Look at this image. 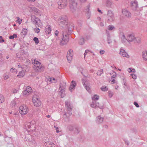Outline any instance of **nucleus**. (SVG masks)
<instances>
[{
  "label": "nucleus",
  "instance_id": "1",
  "mask_svg": "<svg viewBox=\"0 0 147 147\" xmlns=\"http://www.w3.org/2000/svg\"><path fill=\"white\" fill-rule=\"evenodd\" d=\"M71 27H69L67 31L63 30L62 31V35L63 37L60 42L61 45H65L68 42L69 40L68 35L71 33L74 28V25L73 24H71Z\"/></svg>",
  "mask_w": 147,
  "mask_h": 147
},
{
  "label": "nucleus",
  "instance_id": "2",
  "mask_svg": "<svg viewBox=\"0 0 147 147\" xmlns=\"http://www.w3.org/2000/svg\"><path fill=\"white\" fill-rule=\"evenodd\" d=\"M58 23L60 26L61 27L63 28H64L63 30H65L67 31L68 30L69 27H71V25L73 24H71L69 26L68 24L67 18L66 16H64L60 17L58 20Z\"/></svg>",
  "mask_w": 147,
  "mask_h": 147
},
{
  "label": "nucleus",
  "instance_id": "3",
  "mask_svg": "<svg viewBox=\"0 0 147 147\" xmlns=\"http://www.w3.org/2000/svg\"><path fill=\"white\" fill-rule=\"evenodd\" d=\"M65 105L67 111V113L69 115L72 114L71 111L73 108L72 104L69 101H66L65 102Z\"/></svg>",
  "mask_w": 147,
  "mask_h": 147
},
{
  "label": "nucleus",
  "instance_id": "4",
  "mask_svg": "<svg viewBox=\"0 0 147 147\" xmlns=\"http://www.w3.org/2000/svg\"><path fill=\"white\" fill-rule=\"evenodd\" d=\"M32 101L34 105L36 107H39L41 105V103L40 99L36 95L33 97Z\"/></svg>",
  "mask_w": 147,
  "mask_h": 147
},
{
  "label": "nucleus",
  "instance_id": "5",
  "mask_svg": "<svg viewBox=\"0 0 147 147\" xmlns=\"http://www.w3.org/2000/svg\"><path fill=\"white\" fill-rule=\"evenodd\" d=\"M59 8L62 9L65 8L67 5V0H60L58 2Z\"/></svg>",
  "mask_w": 147,
  "mask_h": 147
},
{
  "label": "nucleus",
  "instance_id": "6",
  "mask_svg": "<svg viewBox=\"0 0 147 147\" xmlns=\"http://www.w3.org/2000/svg\"><path fill=\"white\" fill-rule=\"evenodd\" d=\"M19 112L22 115L26 114L28 112L27 107L25 105H22L20 106L19 108Z\"/></svg>",
  "mask_w": 147,
  "mask_h": 147
},
{
  "label": "nucleus",
  "instance_id": "7",
  "mask_svg": "<svg viewBox=\"0 0 147 147\" xmlns=\"http://www.w3.org/2000/svg\"><path fill=\"white\" fill-rule=\"evenodd\" d=\"M70 8L71 11H74L77 7V3L74 0H69Z\"/></svg>",
  "mask_w": 147,
  "mask_h": 147
},
{
  "label": "nucleus",
  "instance_id": "8",
  "mask_svg": "<svg viewBox=\"0 0 147 147\" xmlns=\"http://www.w3.org/2000/svg\"><path fill=\"white\" fill-rule=\"evenodd\" d=\"M114 14L110 10H108L107 11V17L108 21L109 22L113 21L114 19Z\"/></svg>",
  "mask_w": 147,
  "mask_h": 147
},
{
  "label": "nucleus",
  "instance_id": "9",
  "mask_svg": "<svg viewBox=\"0 0 147 147\" xmlns=\"http://www.w3.org/2000/svg\"><path fill=\"white\" fill-rule=\"evenodd\" d=\"M34 68L35 69L36 71L38 72H41L44 70V67L41 64L39 65H34Z\"/></svg>",
  "mask_w": 147,
  "mask_h": 147
},
{
  "label": "nucleus",
  "instance_id": "10",
  "mask_svg": "<svg viewBox=\"0 0 147 147\" xmlns=\"http://www.w3.org/2000/svg\"><path fill=\"white\" fill-rule=\"evenodd\" d=\"M32 92V89L31 87L29 86H27L26 89L22 92V93L24 96H27L29 95Z\"/></svg>",
  "mask_w": 147,
  "mask_h": 147
},
{
  "label": "nucleus",
  "instance_id": "11",
  "mask_svg": "<svg viewBox=\"0 0 147 147\" xmlns=\"http://www.w3.org/2000/svg\"><path fill=\"white\" fill-rule=\"evenodd\" d=\"M31 21L32 23L36 25H38V24L40 22V20L39 19L37 18L35 16L32 15L31 16Z\"/></svg>",
  "mask_w": 147,
  "mask_h": 147
},
{
  "label": "nucleus",
  "instance_id": "12",
  "mask_svg": "<svg viewBox=\"0 0 147 147\" xmlns=\"http://www.w3.org/2000/svg\"><path fill=\"white\" fill-rule=\"evenodd\" d=\"M61 84L60 85L59 89L60 90L59 92V94L61 96V98H63L65 95V90H64L65 87L63 86H61Z\"/></svg>",
  "mask_w": 147,
  "mask_h": 147
},
{
  "label": "nucleus",
  "instance_id": "13",
  "mask_svg": "<svg viewBox=\"0 0 147 147\" xmlns=\"http://www.w3.org/2000/svg\"><path fill=\"white\" fill-rule=\"evenodd\" d=\"M82 83L86 89L89 92L90 90L89 84L86 82L85 80H82Z\"/></svg>",
  "mask_w": 147,
  "mask_h": 147
},
{
  "label": "nucleus",
  "instance_id": "14",
  "mask_svg": "<svg viewBox=\"0 0 147 147\" xmlns=\"http://www.w3.org/2000/svg\"><path fill=\"white\" fill-rule=\"evenodd\" d=\"M122 12L123 15L127 17H129L131 16L130 12L125 9H123Z\"/></svg>",
  "mask_w": 147,
  "mask_h": 147
},
{
  "label": "nucleus",
  "instance_id": "15",
  "mask_svg": "<svg viewBox=\"0 0 147 147\" xmlns=\"http://www.w3.org/2000/svg\"><path fill=\"white\" fill-rule=\"evenodd\" d=\"M134 38V36L133 34H128L127 36V41L128 42H133Z\"/></svg>",
  "mask_w": 147,
  "mask_h": 147
},
{
  "label": "nucleus",
  "instance_id": "16",
  "mask_svg": "<svg viewBox=\"0 0 147 147\" xmlns=\"http://www.w3.org/2000/svg\"><path fill=\"white\" fill-rule=\"evenodd\" d=\"M120 54L123 57H126L127 58L129 57V56L127 53L123 49H120Z\"/></svg>",
  "mask_w": 147,
  "mask_h": 147
},
{
  "label": "nucleus",
  "instance_id": "17",
  "mask_svg": "<svg viewBox=\"0 0 147 147\" xmlns=\"http://www.w3.org/2000/svg\"><path fill=\"white\" fill-rule=\"evenodd\" d=\"M76 85V82L74 81H72L71 82V84L70 85L69 87V90L72 92V90L75 88V87Z\"/></svg>",
  "mask_w": 147,
  "mask_h": 147
},
{
  "label": "nucleus",
  "instance_id": "18",
  "mask_svg": "<svg viewBox=\"0 0 147 147\" xmlns=\"http://www.w3.org/2000/svg\"><path fill=\"white\" fill-rule=\"evenodd\" d=\"M103 119V117H101L100 116H99L96 118V121L97 123L99 124L102 123Z\"/></svg>",
  "mask_w": 147,
  "mask_h": 147
},
{
  "label": "nucleus",
  "instance_id": "19",
  "mask_svg": "<svg viewBox=\"0 0 147 147\" xmlns=\"http://www.w3.org/2000/svg\"><path fill=\"white\" fill-rule=\"evenodd\" d=\"M28 71V70L26 69H23L22 71L19 72L18 75L17 76L19 78H21L23 77L25 75V71Z\"/></svg>",
  "mask_w": 147,
  "mask_h": 147
},
{
  "label": "nucleus",
  "instance_id": "20",
  "mask_svg": "<svg viewBox=\"0 0 147 147\" xmlns=\"http://www.w3.org/2000/svg\"><path fill=\"white\" fill-rule=\"evenodd\" d=\"M51 30V28L50 25L47 26L45 28V32L48 34H49Z\"/></svg>",
  "mask_w": 147,
  "mask_h": 147
},
{
  "label": "nucleus",
  "instance_id": "21",
  "mask_svg": "<svg viewBox=\"0 0 147 147\" xmlns=\"http://www.w3.org/2000/svg\"><path fill=\"white\" fill-rule=\"evenodd\" d=\"M121 38V41L122 42L124 43L127 41V38H126L124 34L123 33H121L120 34Z\"/></svg>",
  "mask_w": 147,
  "mask_h": 147
},
{
  "label": "nucleus",
  "instance_id": "22",
  "mask_svg": "<svg viewBox=\"0 0 147 147\" xmlns=\"http://www.w3.org/2000/svg\"><path fill=\"white\" fill-rule=\"evenodd\" d=\"M142 56L144 59L145 60H147V52L144 51L142 53Z\"/></svg>",
  "mask_w": 147,
  "mask_h": 147
},
{
  "label": "nucleus",
  "instance_id": "23",
  "mask_svg": "<svg viewBox=\"0 0 147 147\" xmlns=\"http://www.w3.org/2000/svg\"><path fill=\"white\" fill-rule=\"evenodd\" d=\"M27 30L26 29L23 28V29L22 32L21 33V35L23 36H25V35L27 34Z\"/></svg>",
  "mask_w": 147,
  "mask_h": 147
},
{
  "label": "nucleus",
  "instance_id": "24",
  "mask_svg": "<svg viewBox=\"0 0 147 147\" xmlns=\"http://www.w3.org/2000/svg\"><path fill=\"white\" fill-rule=\"evenodd\" d=\"M112 3L109 0H107L106 2V6L108 7H111Z\"/></svg>",
  "mask_w": 147,
  "mask_h": 147
},
{
  "label": "nucleus",
  "instance_id": "25",
  "mask_svg": "<svg viewBox=\"0 0 147 147\" xmlns=\"http://www.w3.org/2000/svg\"><path fill=\"white\" fill-rule=\"evenodd\" d=\"M73 55H70L68 54L67 53V59L68 61H71L72 59Z\"/></svg>",
  "mask_w": 147,
  "mask_h": 147
},
{
  "label": "nucleus",
  "instance_id": "26",
  "mask_svg": "<svg viewBox=\"0 0 147 147\" xmlns=\"http://www.w3.org/2000/svg\"><path fill=\"white\" fill-rule=\"evenodd\" d=\"M131 4L132 7L135 8V9L138 7V4L136 1H134L133 3H132Z\"/></svg>",
  "mask_w": 147,
  "mask_h": 147
},
{
  "label": "nucleus",
  "instance_id": "27",
  "mask_svg": "<svg viewBox=\"0 0 147 147\" xmlns=\"http://www.w3.org/2000/svg\"><path fill=\"white\" fill-rule=\"evenodd\" d=\"M79 43L80 45H82L84 43V38L81 37L79 40Z\"/></svg>",
  "mask_w": 147,
  "mask_h": 147
},
{
  "label": "nucleus",
  "instance_id": "28",
  "mask_svg": "<svg viewBox=\"0 0 147 147\" xmlns=\"http://www.w3.org/2000/svg\"><path fill=\"white\" fill-rule=\"evenodd\" d=\"M140 37H138L137 38H136L135 37L134 41V42H137V43H140Z\"/></svg>",
  "mask_w": 147,
  "mask_h": 147
},
{
  "label": "nucleus",
  "instance_id": "29",
  "mask_svg": "<svg viewBox=\"0 0 147 147\" xmlns=\"http://www.w3.org/2000/svg\"><path fill=\"white\" fill-rule=\"evenodd\" d=\"M96 101H93L92 103L90 104V106L92 108H96Z\"/></svg>",
  "mask_w": 147,
  "mask_h": 147
},
{
  "label": "nucleus",
  "instance_id": "30",
  "mask_svg": "<svg viewBox=\"0 0 147 147\" xmlns=\"http://www.w3.org/2000/svg\"><path fill=\"white\" fill-rule=\"evenodd\" d=\"M49 80L52 82L55 83L56 82V80L54 78H50L49 79Z\"/></svg>",
  "mask_w": 147,
  "mask_h": 147
},
{
  "label": "nucleus",
  "instance_id": "31",
  "mask_svg": "<svg viewBox=\"0 0 147 147\" xmlns=\"http://www.w3.org/2000/svg\"><path fill=\"white\" fill-rule=\"evenodd\" d=\"M103 73V71L102 69H101L99 70H98L97 73V75L100 76Z\"/></svg>",
  "mask_w": 147,
  "mask_h": 147
},
{
  "label": "nucleus",
  "instance_id": "32",
  "mask_svg": "<svg viewBox=\"0 0 147 147\" xmlns=\"http://www.w3.org/2000/svg\"><path fill=\"white\" fill-rule=\"evenodd\" d=\"M4 96L1 94H0V104L2 103L4 101Z\"/></svg>",
  "mask_w": 147,
  "mask_h": 147
},
{
  "label": "nucleus",
  "instance_id": "33",
  "mask_svg": "<svg viewBox=\"0 0 147 147\" xmlns=\"http://www.w3.org/2000/svg\"><path fill=\"white\" fill-rule=\"evenodd\" d=\"M95 103L96 104V108L98 107L100 109H102L103 108V106L100 105H99V103L98 102L96 101V103Z\"/></svg>",
  "mask_w": 147,
  "mask_h": 147
},
{
  "label": "nucleus",
  "instance_id": "34",
  "mask_svg": "<svg viewBox=\"0 0 147 147\" xmlns=\"http://www.w3.org/2000/svg\"><path fill=\"white\" fill-rule=\"evenodd\" d=\"M110 74L111 75H112V76L111 77V79L115 78L117 76V74L115 72H114L112 73H111Z\"/></svg>",
  "mask_w": 147,
  "mask_h": 147
},
{
  "label": "nucleus",
  "instance_id": "35",
  "mask_svg": "<svg viewBox=\"0 0 147 147\" xmlns=\"http://www.w3.org/2000/svg\"><path fill=\"white\" fill-rule=\"evenodd\" d=\"M74 133L76 134H78L80 132L79 129L77 127H75L74 129Z\"/></svg>",
  "mask_w": 147,
  "mask_h": 147
},
{
  "label": "nucleus",
  "instance_id": "36",
  "mask_svg": "<svg viewBox=\"0 0 147 147\" xmlns=\"http://www.w3.org/2000/svg\"><path fill=\"white\" fill-rule=\"evenodd\" d=\"M34 63L35 64V65H39L41 64V63L37 60H36V59H34Z\"/></svg>",
  "mask_w": 147,
  "mask_h": 147
},
{
  "label": "nucleus",
  "instance_id": "37",
  "mask_svg": "<svg viewBox=\"0 0 147 147\" xmlns=\"http://www.w3.org/2000/svg\"><path fill=\"white\" fill-rule=\"evenodd\" d=\"M99 96H97L96 95H94V96L92 97L93 100H98L99 98Z\"/></svg>",
  "mask_w": 147,
  "mask_h": 147
},
{
  "label": "nucleus",
  "instance_id": "38",
  "mask_svg": "<svg viewBox=\"0 0 147 147\" xmlns=\"http://www.w3.org/2000/svg\"><path fill=\"white\" fill-rule=\"evenodd\" d=\"M33 40L36 45L37 44L39 43L38 39L37 37H34Z\"/></svg>",
  "mask_w": 147,
  "mask_h": 147
},
{
  "label": "nucleus",
  "instance_id": "39",
  "mask_svg": "<svg viewBox=\"0 0 147 147\" xmlns=\"http://www.w3.org/2000/svg\"><path fill=\"white\" fill-rule=\"evenodd\" d=\"M68 129L70 131L74 130V127L72 125H69L68 127Z\"/></svg>",
  "mask_w": 147,
  "mask_h": 147
},
{
  "label": "nucleus",
  "instance_id": "40",
  "mask_svg": "<svg viewBox=\"0 0 147 147\" xmlns=\"http://www.w3.org/2000/svg\"><path fill=\"white\" fill-rule=\"evenodd\" d=\"M28 124H31V123H30V122L27 123H26L25 124L24 127V129L26 130L27 131H28L27 128L28 125H29Z\"/></svg>",
  "mask_w": 147,
  "mask_h": 147
},
{
  "label": "nucleus",
  "instance_id": "41",
  "mask_svg": "<svg viewBox=\"0 0 147 147\" xmlns=\"http://www.w3.org/2000/svg\"><path fill=\"white\" fill-rule=\"evenodd\" d=\"M17 37V34H14L10 36L9 38L10 39H13L14 38H16Z\"/></svg>",
  "mask_w": 147,
  "mask_h": 147
},
{
  "label": "nucleus",
  "instance_id": "42",
  "mask_svg": "<svg viewBox=\"0 0 147 147\" xmlns=\"http://www.w3.org/2000/svg\"><path fill=\"white\" fill-rule=\"evenodd\" d=\"M101 89L102 91H106L108 90V88L106 86L104 87V86H102L101 88Z\"/></svg>",
  "mask_w": 147,
  "mask_h": 147
},
{
  "label": "nucleus",
  "instance_id": "43",
  "mask_svg": "<svg viewBox=\"0 0 147 147\" xmlns=\"http://www.w3.org/2000/svg\"><path fill=\"white\" fill-rule=\"evenodd\" d=\"M67 53L68 54L70 55H73L72 50V49H70L69 50L67 51Z\"/></svg>",
  "mask_w": 147,
  "mask_h": 147
},
{
  "label": "nucleus",
  "instance_id": "44",
  "mask_svg": "<svg viewBox=\"0 0 147 147\" xmlns=\"http://www.w3.org/2000/svg\"><path fill=\"white\" fill-rule=\"evenodd\" d=\"M49 143V145H51V147H56V146L55 144L51 142H48Z\"/></svg>",
  "mask_w": 147,
  "mask_h": 147
},
{
  "label": "nucleus",
  "instance_id": "45",
  "mask_svg": "<svg viewBox=\"0 0 147 147\" xmlns=\"http://www.w3.org/2000/svg\"><path fill=\"white\" fill-rule=\"evenodd\" d=\"M16 105V103L15 100H13L11 101V105L12 107H15Z\"/></svg>",
  "mask_w": 147,
  "mask_h": 147
},
{
  "label": "nucleus",
  "instance_id": "46",
  "mask_svg": "<svg viewBox=\"0 0 147 147\" xmlns=\"http://www.w3.org/2000/svg\"><path fill=\"white\" fill-rule=\"evenodd\" d=\"M17 56L19 58L20 60H24L25 59V56L22 57V55H19V56L18 55Z\"/></svg>",
  "mask_w": 147,
  "mask_h": 147
},
{
  "label": "nucleus",
  "instance_id": "47",
  "mask_svg": "<svg viewBox=\"0 0 147 147\" xmlns=\"http://www.w3.org/2000/svg\"><path fill=\"white\" fill-rule=\"evenodd\" d=\"M114 28V27L112 25H109L108 26V29L110 30H112Z\"/></svg>",
  "mask_w": 147,
  "mask_h": 147
},
{
  "label": "nucleus",
  "instance_id": "48",
  "mask_svg": "<svg viewBox=\"0 0 147 147\" xmlns=\"http://www.w3.org/2000/svg\"><path fill=\"white\" fill-rule=\"evenodd\" d=\"M107 40L108 42V43L109 44H110V43L111 42V41L110 39V36L109 34L108 35Z\"/></svg>",
  "mask_w": 147,
  "mask_h": 147
},
{
  "label": "nucleus",
  "instance_id": "49",
  "mask_svg": "<svg viewBox=\"0 0 147 147\" xmlns=\"http://www.w3.org/2000/svg\"><path fill=\"white\" fill-rule=\"evenodd\" d=\"M18 66L19 68H22V70L25 69L24 68H26V67H28V66H25L24 67H23L21 65H20L19 64H18Z\"/></svg>",
  "mask_w": 147,
  "mask_h": 147
},
{
  "label": "nucleus",
  "instance_id": "50",
  "mask_svg": "<svg viewBox=\"0 0 147 147\" xmlns=\"http://www.w3.org/2000/svg\"><path fill=\"white\" fill-rule=\"evenodd\" d=\"M108 93L109 97L110 98H111L112 96L113 95V92L111 91H109Z\"/></svg>",
  "mask_w": 147,
  "mask_h": 147
},
{
  "label": "nucleus",
  "instance_id": "51",
  "mask_svg": "<svg viewBox=\"0 0 147 147\" xmlns=\"http://www.w3.org/2000/svg\"><path fill=\"white\" fill-rule=\"evenodd\" d=\"M27 53L26 52V51H23L20 52V55H23L24 54L26 55Z\"/></svg>",
  "mask_w": 147,
  "mask_h": 147
},
{
  "label": "nucleus",
  "instance_id": "52",
  "mask_svg": "<svg viewBox=\"0 0 147 147\" xmlns=\"http://www.w3.org/2000/svg\"><path fill=\"white\" fill-rule=\"evenodd\" d=\"M131 76L135 80L136 79L137 77L136 75L132 74L131 75Z\"/></svg>",
  "mask_w": 147,
  "mask_h": 147
},
{
  "label": "nucleus",
  "instance_id": "53",
  "mask_svg": "<svg viewBox=\"0 0 147 147\" xmlns=\"http://www.w3.org/2000/svg\"><path fill=\"white\" fill-rule=\"evenodd\" d=\"M39 31H40V30L38 28H35V32L37 33H38V32H39Z\"/></svg>",
  "mask_w": 147,
  "mask_h": 147
},
{
  "label": "nucleus",
  "instance_id": "54",
  "mask_svg": "<svg viewBox=\"0 0 147 147\" xmlns=\"http://www.w3.org/2000/svg\"><path fill=\"white\" fill-rule=\"evenodd\" d=\"M111 79L112 80L111 82L112 84H114L115 83H117V82L115 80L114 78H113Z\"/></svg>",
  "mask_w": 147,
  "mask_h": 147
},
{
  "label": "nucleus",
  "instance_id": "55",
  "mask_svg": "<svg viewBox=\"0 0 147 147\" xmlns=\"http://www.w3.org/2000/svg\"><path fill=\"white\" fill-rule=\"evenodd\" d=\"M134 104L137 107H139L138 104L136 102H134Z\"/></svg>",
  "mask_w": 147,
  "mask_h": 147
},
{
  "label": "nucleus",
  "instance_id": "56",
  "mask_svg": "<svg viewBox=\"0 0 147 147\" xmlns=\"http://www.w3.org/2000/svg\"><path fill=\"white\" fill-rule=\"evenodd\" d=\"M54 127L56 128V132L57 133H58L59 132H60V131H59L58 130V127L55 126Z\"/></svg>",
  "mask_w": 147,
  "mask_h": 147
},
{
  "label": "nucleus",
  "instance_id": "57",
  "mask_svg": "<svg viewBox=\"0 0 147 147\" xmlns=\"http://www.w3.org/2000/svg\"><path fill=\"white\" fill-rule=\"evenodd\" d=\"M125 141L126 145H127L128 146L129 145V141L127 140H126Z\"/></svg>",
  "mask_w": 147,
  "mask_h": 147
},
{
  "label": "nucleus",
  "instance_id": "58",
  "mask_svg": "<svg viewBox=\"0 0 147 147\" xmlns=\"http://www.w3.org/2000/svg\"><path fill=\"white\" fill-rule=\"evenodd\" d=\"M89 51V50H86L85 51V53L84 54V57L86 55L87 53H88Z\"/></svg>",
  "mask_w": 147,
  "mask_h": 147
},
{
  "label": "nucleus",
  "instance_id": "59",
  "mask_svg": "<svg viewBox=\"0 0 147 147\" xmlns=\"http://www.w3.org/2000/svg\"><path fill=\"white\" fill-rule=\"evenodd\" d=\"M17 90L16 89H13L12 90V92L13 93H15L17 92Z\"/></svg>",
  "mask_w": 147,
  "mask_h": 147
},
{
  "label": "nucleus",
  "instance_id": "60",
  "mask_svg": "<svg viewBox=\"0 0 147 147\" xmlns=\"http://www.w3.org/2000/svg\"><path fill=\"white\" fill-rule=\"evenodd\" d=\"M49 141H48L47 142H46L44 143V145L45 146H47V147L48 145L47 144H48L49 145V143L48 142H49Z\"/></svg>",
  "mask_w": 147,
  "mask_h": 147
},
{
  "label": "nucleus",
  "instance_id": "61",
  "mask_svg": "<svg viewBox=\"0 0 147 147\" xmlns=\"http://www.w3.org/2000/svg\"><path fill=\"white\" fill-rule=\"evenodd\" d=\"M1 39V40L0 41V42H4V40L2 38V36H0V40Z\"/></svg>",
  "mask_w": 147,
  "mask_h": 147
},
{
  "label": "nucleus",
  "instance_id": "62",
  "mask_svg": "<svg viewBox=\"0 0 147 147\" xmlns=\"http://www.w3.org/2000/svg\"><path fill=\"white\" fill-rule=\"evenodd\" d=\"M105 52V51H104L101 50V51H100V54L102 55V54H103Z\"/></svg>",
  "mask_w": 147,
  "mask_h": 147
},
{
  "label": "nucleus",
  "instance_id": "63",
  "mask_svg": "<svg viewBox=\"0 0 147 147\" xmlns=\"http://www.w3.org/2000/svg\"><path fill=\"white\" fill-rule=\"evenodd\" d=\"M15 70L16 69L15 68H12L11 69L10 71L11 72H15V71H13V70Z\"/></svg>",
  "mask_w": 147,
  "mask_h": 147
},
{
  "label": "nucleus",
  "instance_id": "64",
  "mask_svg": "<svg viewBox=\"0 0 147 147\" xmlns=\"http://www.w3.org/2000/svg\"><path fill=\"white\" fill-rule=\"evenodd\" d=\"M128 71L130 73L132 72V70H131V69L130 68H129L128 69Z\"/></svg>",
  "mask_w": 147,
  "mask_h": 147
}]
</instances>
